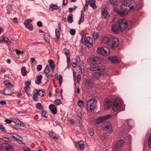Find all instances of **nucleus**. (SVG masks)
Listing matches in <instances>:
<instances>
[{
	"instance_id": "obj_1",
	"label": "nucleus",
	"mask_w": 151,
	"mask_h": 151,
	"mask_svg": "<svg viewBox=\"0 0 151 151\" xmlns=\"http://www.w3.org/2000/svg\"><path fill=\"white\" fill-rule=\"evenodd\" d=\"M111 30L115 34H118L120 31L125 29L128 27L127 21L125 19H119L117 23L112 25Z\"/></svg>"
},
{
	"instance_id": "obj_2",
	"label": "nucleus",
	"mask_w": 151,
	"mask_h": 151,
	"mask_svg": "<svg viewBox=\"0 0 151 151\" xmlns=\"http://www.w3.org/2000/svg\"><path fill=\"white\" fill-rule=\"evenodd\" d=\"M97 101L94 99H89L87 102L86 106L87 110L91 112H92L96 107Z\"/></svg>"
},
{
	"instance_id": "obj_3",
	"label": "nucleus",
	"mask_w": 151,
	"mask_h": 151,
	"mask_svg": "<svg viewBox=\"0 0 151 151\" xmlns=\"http://www.w3.org/2000/svg\"><path fill=\"white\" fill-rule=\"evenodd\" d=\"M103 128L104 131L107 133L109 134L112 133L113 132L112 126L109 122H105V124L103 126Z\"/></svg>"
},
{
	"instance_id": "obj_4",
	"label": "nucleus",
	"mask_w": 151,
	"mask_h": 151,
	"mask_svg": "<svg viewBox=\"0 0 151 151\" xmlns=\"http://www.w3.org/2000/svg\"><path fill=\"white\" fill-rule=\"evenodd\" d=\"M110 42L109 46L113 50L115 49L118 46L119 41L118 39L115 37L113 36Z\"/></svg>"
},
{
	"instance_id": "obj_5",
	"label": "nucleus",
	"mask_w": 151,
	"mask_h": 151,
	"mask_svg": "<svg viewBox=\"0 0 151 151\" xmlns=\"http://www.w3.org/2000/svg\"><path fill=\"white\" fill-rule=\"evenodd\" d=\"M13 150L14 148L12 145L8 143H5L2 145L0 151H13Z\"/></svg>"
},
{
	"instance_id": "obj_6",
	"label": "nucleus",
	"mask_w": 151,
	"mask_h": 151,
	"mask_svg": "<svg viewBox=\"0 0 151 151\" xmlns=\"http://www.w3.org/2000/svg\"><path fill=\"white\" fill-rule=\"evenodd\" d=\"M97 52L100 54L105 56L108 55L110 53L109 49L106 47H103L98 48Z\"/></svg>"
},
{
	"instance_id": "obj_7",
	"label": "nucleus",
	"mask_w": 151,
	"mask_h": 151,
	"mask_svg": "<svg viewBox=\"0 0 151 151\" xmlns=\"http://www.w3.org/2000/svg\"><path fill=\"white\" fill-rule=\"evenodd\" d=\"M121 106V103L119 100L115 99L113 104L112 107L113 110L114 111H117Z\"/></svg>"
},
{
	"instance_id": "obj_8",
	"label": "nucleus",
	"mask_w": 151,
	"mask_h": 151,
	"mask_svg": "<svg viewBox=\"0 0 151 151\" xmlns=\"http://www.w3.org/2000/svg\"><path fill=\"white\" fill-rule=\"evenodd\" d=\"M112 37H113L112 36L110 35H108L102 38V41L103 43L109 46Z\"/></svg>"
},
{
	"instance_id": "obj_9",
	"label": "nucleus",
	"mask_w": 151,
	"mask_h": 151,
	"mask_svg": "<svg viewBox=\"0 0 151 151\" xmlns=\"http://www.w3.org/2000/svg\"><path fill=\"white\" fill-rule=\"evenodd\" d=\"M91 63L93 65H98L100 63L101 58L97 56H95L91 59Z\"/></svg>"
},
{
	"instance_id": "obj_10",
	"label": "nucleus",
	"mask_w": 151,
	"mask_h": 151,
	"mask_svg": "<svg viewBox=\"0 0 151 151\" xmlns=\"http://www.w3.org/2000/svg\"><path fill=\"white\" fill-rule=\"evenodd\" d=\"M130 3H129V1L127 2L125 1L124 2V3L122 4L120 6V8L122 10L127 12L129 11V4Z\"/></svg>"
},
{
	"instance_id": "obj_11",
	"label": "nucleus",
	"mask_w": 151,
	"mask_h": 151,
	"mask_svg": "<svg viewBox=\"0 0 151 151\" xmlns=\"http://www.w3.org/2000/svg\"><path fill=\"white\" fill-rule=\"evenodd\" d=\"M92 84V83L90 80L85 79L84 88H85L86 91H89Z\"/></svg>"
},
{
	"instance_id": "obj_12",
	"label": "nucleus",
	"mask_w": 151,
	"mask_h": 151,
	"mask_svg": "<svg viewBox=\"0 0 151 151\" xmlns=\"http://www.w3.org/2000/svg\"><path fill=\"white\" fill-rule=\"evenodd\" d=\"M111 117V115H108L100 117L96 120V122L97 124H99L104 121Z\"/></svg>"
},
{
	"instance_id": "obj_13",
	"label": "nucleus",
	"mask_w": 151,
	"mask_h": 151,
	"mask_svg": "<svg viewBox=\"0 0 151 151\" xmlns=\"http://www.w3.org/2000/svg\"><path fill=\"white\" fill-rule=\"evenodd\" d=\"M124 141L122 139L118 141L116 143V145L114 147V150H116L122 146L124 143Z\"/></svg>"
},
{
	"instance_id": "obj_14",
	"label": "nucleus",
	"mask_w": 151,
	"mask_h": 151,
	"mask_svg": "<svg viewBox=\"0 0 151 151\" xmlns=\"http://www.w3.org/2000/svg\"><path fill=\"white\" fill-rule=\"evenodd\" d=\"M129 11H132L136 9L137 7V4L133 1L129 0Z\"/></svg>"
},
{
	"instance_id": "obj_15",
	"label": "nucleus",
	"mask_w": 151,
	"mask_h": 151,
	"mask_svg": "<svg viewBox=\"0 0 151 151\" xmlns=\"http://www.w3.org/2000/svg\"><path fill=\"white\" fill-rule=\"evenodd\" d=\"M105 69L104 67L101 66L91 68L90 69V70L92 71H98L100 72H103L105 70Z\"/></svg>"
},
{
	"instance_id": "obj_16",
	"label": "nucleus",
	"mask_w": 151,
	"mask_h": 151,
	"mask_svg": "<svg viewBox=\"0 0 151 151\" xmlns=\"http://www.w3.org/2000/svg\"><path fill=\"white\" fill-rule=\"evenodd\" d=\"M108 59L114 63H117L119 61L117 57L116 56H110L108 57Z\"/></svg>"
},
{
	"instance_id": "obj_17",
	"label": "nucleus",
	"mask_w": 151,
	"mask_h": 151,
	"mask_svg": "<svg viewBox=\"0 0 151 151\" xmlns=\"http://www.w3.org/2000/svg\"><path fill=\"white\" fill-rule=\"evenodd\" d=\"M49 109L51 113L54 115L56 114L57 113V108L53 104H50L49 106Z\"/></svg>"
},
{
	"instance_id": "obj_18",
	"label": "nucleus",
	"mask_w": 151,
	"mask_h": 151,
	"mask_svg": "<svg viewBox=\"0 0 151 151\" xmlns=\"http://www.w3.org/2000/svg\"><path fill=\"white\" fill-rule=\"evenodd\" d=\"M111 106V102L109 99L105 100L104 104V107L105 109H109Z\"/></svg>"
},
{
	"instance_id": "obj_19",
	"label": "nucleus",
	"mask_w": 151,
	"mask_h": 151,
	"mask_svg": "<svg viewBox=\"0 0 151 151\" xmlns=\"http://www.w3.org/2000/svg\"><path fill=\"white\" fill-rule=\"evenodd\" d=\"M90 40H91V37L89 36H88L87 37L84 35H83L82 37L81 41L82 44H85L88 41H90Z\"/></svg>"
},
{
	"instance_id": "obj_20",
	"label": "nucleus",
	"mask_w": 151,
	"mask_h": 151,
	"mask_svg": "<svg viewBox=\"0 0 151 151\" xmlns=\"http://www.w3.org/2000/svg\"><path fill=\"white\" fill-rule=\"evenodd\" d=\"M102 17L106 19H108L110 16L107 11L105 9H104L102 11Z\"/></svg>"
},
{
	"instance_id": "obj_21",
	"label": "nucleus",
	"mask_w": 151,
	"mask_h": 151,
	"mask_svg": "<svg viewBox=\"0 0 151 151\" xmlns=\"http://www.w3.org/2000/svg\"><path fill=\"white\" fill-rule=\"evenodd\" d=\"M13 92L11 89L6 88L4 89V93L6 95H11L13 93Z\"/></svg>"
},
{
	"instance_id": "obj_22",
	"label": "nucleus",
	"mask_w": 151,
	"mask_h": 151,
	"mask_svg": "<svg viewBox=\"0 0 151 151\" xmlns=\"http://www.w3.org/2000/svg\"><path fill=\"white\" fill-rule=\"evenodd\" d=\"M110 4L113 7H116L118 6V2L117 0H109Z\"/></svg>"
},
{
	"instance_id": "obj_23",
	"label": "nucleus",
	"mask_w": 151,
	"mask_h": 151,
	"mask_svg": "<svg viewBox=\"0 0 151 151\" xmlns=\"http://www.w3.org/2000/svg\"><path fill=\"white\" fill-rule=\"evenodd\" d=\"M42 76L41 75H39L37 76V79L35 81L37 85L40 84L41 83V80L42 78Z\"/></svg>"
},
{
	"instance_id": "obj_24",
	"label": "nucleus",
	"mask_w": 151,
	"mask_h": 151,
	"mask_svg": "<svg viewBox=\"0 0 151 151\" xmlns=\"http://www.w3.org/2000/svg\"><path fill=\"white\" fill-rule=\"evenodd\" d=\"M49 135L50 137H51L52 138L54 139H57L59 137L58 136V135L55 134L53 132V131H51L50 133H49Z\"/></svg>"
},
{
	"instance_id": "obj_25",
	"label": "nucleus",
	"mask_w": 151,
	"mask_h": 151,
	"mask_svg": "<svg viewBox=\"0 0 151 151\" xmlns=\"http://www.w3.org/2000/svg\"><path fill=\"white\" fill-rule=\"evenodd\" d=\"M78 148L81 150H84V142L82 141H80L79 142L78 144Z\"/></svg>"
},
{
	"instance_id": "obj_26",
	"label": "nucleus",
	"mask_w": 151,
	"mask_h": 151,
	"mask_svg": "<svg viewBox=\"0 0 151 151\" xmlns=\"http://www.w3.org/2000/svg\"><path fill=\"white\" fill-rule=\"evenodd\" d=\"M35 91H36L38 95L41 96H43L44 95L45 91L43 89L41 90H39V91H38L37 89H35L34 90V92H35Z\"/></svg>"
},
{
	"instance_id": "obj_27",
	"label": "nucleus",
	"mask_w": 151,
	"mask_h": 151,
	"mask_svg": "<svg viewBox=\"0 0 151 151\" xmlns=\"http://www.w3.org/2000/svg\"><path fill=\"white\" fill-rule=\"evenodd\" d=\"M48 63H49L50 68L51 69H54L55 68V65L54 64V63L53 61L51 59L49 60L48 61Z\"/></svg>"
},
{
	"instance_id": "obj_28",
	"label": "nucleus",
	"mask_w": 151,
	"mask_h": 151,
	"mask_svg": "<svg viewBox=\"0 0 151 151\" xmlns=\"http://www.w3.org/2000/svg\"><path fill=\"white\" fill-rule=\"evenodd\" d=\"M59 8V7L57 5L53 4L50 6V10L51 11H52L54 10H57Z\"/></svg>"
},
{
	"instance_id": "obj_29",
	"label": "nucleus",
	"mask_w": 151,
	"mask_h": 151,
	"mask_svg": "<svg viewBox=\"0 0 151 151\" xmlns=\"http://www.w3.org/2000/svg\"><path fill=\"white\" fill-rule=\"evenodd\" d=\"M21 71L22 74L23 76H25L27 74V72L25 67H23L22 68Z\"/></svg>"
},
{
	"instance_id": "obj_30",
	"label": "nucleus",
	"mask_w": 151,
	"mask_h": 151,
	"mask_svg": "<svg viewBox=\"0 0 151 151\" xmlns=\"http://www.w3.org/2000/svg\"><path fill=\"white\" fill-rule=\"evenodd\" d=\"M44 37L45 40L47 42L50 41V36L49 35L48 33H45L44 34Z\"/></svg>"
},
{
	"instance_id": "obj_31",
	"label": "nucleus",
	"mask_w": 151,
	"mask_h": 151,
	"mask_svg": "<svg viewBox=\"0 0 151 151\" xmlns=\"http://www.w3.org/2000/svg\"><path fill=\"white\" fill-rule=\"evenodd\" d=\"M85 44L88 47L89 49H91L93 47V43L92 42H90V41H88Z\"/></svg>"
},
{
	"instance_id": "obj_32",
	"label": "nucleus",
	"mask_w": 151,
	"mask_h": 151,
	"mask_svg": "<svg viewBox=\"0 0 151 151\" xmlns=\"http://www.w3.org/2000/svg\"><path fill=\"white\" fill-rule=\"evenodd\" d=\"M50 69L49 66L48 65L46 66L45 69L43 72L47 74H48L50 71Z\"/></svg>"
},
{
	"instance_id": "obj_33",
	"label": "nucleus",
	"mask_w": 151,
	"mask_h": 151,
	"mask_svg": "<svg viewBox=\"0 0 151 151\" xmlns=\"http://www.w3.org/2000/svg\"><path fill=\"white\" fill-rule=\"evenodd\" d=\"M32 21V20L30 19H27L24 22V24L25 27H27V26L29 24V23L31 22Z\"/></svg>"
},
{
	"instance_id": "obj_34",
	"label": "nucleus",
	"mask_w": 151,
	"mask_h": 151,
	"mask_svg": "<svg viewBox=\"0 0 151 151\" xmlns=\"http://www.w3.org/2000/svg\"><path fill=\"white\" fill-rule=\"evenodd\" d=\"M36 106L37 109L42 110L43 109L42 106V105L40 103H37L36 104Z\"/></svg>"
},
{
	"instance_id": "obj_35",
	"label": "nucleus",
	"mask_w": 151,
	"mask_h": 151,
	"mask_svg": "<svg viewBox=\"0 0 151 151\" xmlns=\"http://www.w3.org/2000/svg\"><path fill=\"white\" fill-rule=\"evenodd\" d=\"M77 104L80 107L83 108L84 107L83 103L81 100H79Z\"/></svg>"
},
{
	"instance_id": "obj_36",
	"label": "nucleus",
	"mask_w": 151,
	"mask_h": 151,
	"mask_svg": "<svg viewBox=\"0 0 151 151\" xmlns=\"http://www.w3.org/2000/svg\"><path fill=\"white\" fill-rule=\"evenodd\" d=\"M23 140L21 136L18 135V137H17V142L20 144H22V141Z\"/></svg>"
},
{
	"instance_id": "obj_37",
	"label": "nucleus",
	"mask_w": 151,
	"mask_h": 151,
	"mask_svg": "<svg viewBox=\"0 0 151 151\" xmlns=\"http://www.w3.org/2000/svg\"><path fill=\"white\" fill-rule=\"evenodd\" d=\"M12 136L10 137L11 138H12L17 141V137H18V135L15 133H12Z\"/></svg>"
},
{
	"instance_id": "obj_38",
	"label": "nucleus",
	"mask_w": 151,
	"mask_h": 151,
	"mask_svg": "<svg viewBox=\"0 0 151 151\" xmlns=\"http://www.w3.org/2000/svg\"><path fill=\"white\" fill-rule=\"evenodd\" d=\"M64 54L65 55L67 58L70 57V52L69 50H65L64 52Z\"/></svg>"
},
{
	"instance_id": "obj_39",
	"label": "nucleus",
	"mask_w": 151,
	"mask_h": 151,
	"mask_svg": "<svg viewBox=\"0 0 151 151\" xmlns=\"http://www.w3.org/2000/svg\"><path fill=\"white\" fill-rule=\"evenodd\" d=\"M54 103L57 105L58 106L61 103V100L60 99H56L54 102Z\"/></svg>"
},
{
	"instance_id": "obj_40",
	"label": "nucleus",
	"mask_w": 151,
	"mask_h": 151,
	"mask_svg": "<svg viewBox=\"0 0 151 151\" xmlns=\"http://www.w3.org/2000/svg\"><path fill=\"white\" fill-rule=\"evenodd\" d=\"M42 116L45 117L47 118L48 117V114L47 113V111H42Z\"/></svg>"
},
{
	"instance_id": "obj_41",
	"label": "nucleus",
	"mask_w": 151,
	"mask_h": 151,
	"mask_svg": "<svg viewBox=\"0 0 151 151\" xmlns=\"http://www.w3.org/2000/svg\"><path fill=\"white\" fill-rule=\"evenodd\" d=\"M55 35L57 39H58L59 38L60 35L59 31L57 29L55 30Z\"/></svg>"
},
{
	"instance_id": "obj_42",
	"label": "nucleus",
	"mask_w": 151,
	"mask_h": 151,
	"mask_svg": "<svg viewBox=\"0 0 151 151\" xmlns=\"http://www.w3.org/2000/svg\"><path fill=\"white\" fill-rule=\"evenodd\" d=\"M68 22L69 23H71L73 21V18L71 16H69L67 18Z\"/></svg>"
},
{
	"instance_id": "obj_43",
	"label": "nucleus",
	"mask_w": 151,
	"mask_h": 151,
	"mask_svg": "<svg viewBox=\"0 0 151 151\" xmlns=\"http://www.w3.org/2000/svg\"><path fill=\"white\" fill-rule=\"evenodd\" d=\"M37 92L36 93H35L32 97V98L34 99V101H36L37 100V98H38V96H37Z\"/></svg>"
},
{
	"instance_id": "obj_44",
	"label": "nucleus",
	"mask_w": 151,
	"mask_h": 151,
	"mask_svg": "<svg viewBox=\"0 0 151 151\" xmlns=\"http://www.w3.org/2000/svg\"><path fill=\"white\" fill-rule=\"evenodd\" d=\"M99 34L97 32L94 33L93 34V37L95 39H97L99 37Z\"/></svg>"
},
{
	"instance_id": "obj_45",
	"label": "nucleus",
	"mask_w": 151,
	"mask_h": 151,
	"mask_svg": "<svg viewBox=\"0 0 151 151\" xmlns=\"http://www.w3.org/2000/svg\"><path fill=\"white\" fill-rule=\"evenodd\" d=\"M89 134L91 136H93L94 135V131L92 129L90 128L88 130Z\"/></svg>"
},
{
	"instance_id": "obj_46",
	"label": "nucleus",
	"mask_w": 151,
	"mask_h": 151,
	"mask_svg": "<svg viewBox=\"0 0 151 151\" xmlns=\"http://www.w3.org/2000/svg\"><path fill=\"white\" fill-rule=\"evenodd\" d=\"M63 77L61 75H59V84L60 85L61 84L63 81Z\"/></svg>"
},
{
	"instance_id": "obj_47",
	"label": "nucleus",
	"mask_w": 151,
	"mask_h": 151,
	"mask_svg": "<svg viewBox=\"0 0 151 151\" xmlns=\"http://www.w3.org/2000/svg\"><path fill=\"white\" fill-rule=\"evenodd\" d=\"M77 6H75L73 8H69V12L70 13H71L73 10H75L77 8Z\"/></svg>"
},
{
	"instance_id": "obj_48",
	"label": "nucleus",
	"mask_w": 151,
	"mask_h": 151,
	"mask_svg": "<svg viewBox=\"0 0 151 151\" xmlns=\"http://www.w3.org/2000/svg\"><path fill=\"white\" fill-rule=\"evenodd\" d=\"M0 129L3 132H5L6 131L5 128L2 124H0Z\"/></svg>"
},
{
	"instance_id": "obj_49",
	"label": "nucleus",
	"mask_w": 151,
	"mask_h": 151,
	"mask_svg": "<svg viewBox=\"0 0 151 151\" xmlns=\"http://www.w3.org/2000/svg\"><path fill=\"white\" fill-rule=\"evenodd\" d=\"M70 33L72 35H74L76 33V31L74 29H71L70 30Z\"/></svg>"
},
{
	"instance_id": "obj_50",
	"label": "nucleus",
	"mask_w": 151,
	"mask_h": 151,
	"mask_svg": "<svg viewBox=\"0 0 151 151\" xmlns=\"http://www.w3.org/2000/svg\"><path fill=\"white\" fill-rule=\"evenodd\" d=\"M90 5L93 9H96L97 8V6L96 5L95 2L90 4Z\"/></svg>"
},
{
	"instance_id": "obj_51",
	"label": "nucleus",
	"mask_w": 151,
	"mask_h": 151,
	"mask_svg": "<svg viewBox=\"0 0 151 151\" xmlns=\"http://www.w3.org/2000/svg\"><path fill=\"white\" fill-rule=\"evenodd\" d=\"M84 21V17H81V18L79 20L78 22V24H80L81 23L83 22Z\"/></svg>"
},
{
	"instance_id": "obj_52",
	"label": "nucleus",
	"mask_w": 151,
	"mask_h": 151,
	"mask_svg": "<svg viewBox=\"0 0 151 151\" xmlns=\"http://www.w3.org/2000/svg\"><path fill=\"white\" fill-rule=\"evenodd\" d=\"M26 27L30 30H32L33 29V26L32 24H29V25Z\"/></svg>"
},
{
	"instance_id": "obj_53",
	"label": "nucleus",
	"mask_w": 151,
	"mask_h": 151,
	"mask_svg": "<svg viewBox=\"0 0 151 151\" xmlns=\"http://www.w3.org/2000/svg\"><path fill=\"white\" fill-rule=\"evenodd\" d=\"M42 68V66L41 65H38L37 66V71H40Z\"/></svg>"
},
{
	"instance_id": "obj_54",
	"label": "nucleus",
	"mask_w": 151,
	"mask_h": 151,
	"mask_svg": "<svg viewBox=\"0 0 151 151\" xmlns=\"http://www.w3.org/2000/svg\"><path fill=\"white\" fill-rule=\"evenodd\" d=\"M2 139L6 142H9L10 141V139L7 137H3L2 138Z\"/></svg>"
},
{
	"instance_id": "obj_55",
	"label": "nucleus",
	"mask_w": 151,
	"mask_h": 151,
	"mask_svg": "<svg viewBox=\"0 0 151 151\" xmlns=\"http://www.w3.org/2000/svg\"><path fill=\"white\" fill-rule=\"evenodd\" d=\"M86 3L85 5L84 8V11H85L87 9L88 7V4L87 3V1L86 0Z\"/></svg>"
},
{
	"instance_id": "obj_56",
	"label": "nucleus",
	"mask_w": 151,
	"mask_h": 151,
	"mask_svg": "<svg viewBox=\"0 0 151 151\" xmlns=\"http://www.w3.org/2000/svg\"><path fill=\"white\" fill-rule=\"evenodd\" d=\"M81 75L79 74H78V75H77V82L79 83L80 82V80L81 79Z\"/></svg>"
},
{
	"instance_id": "obj_57",
	"label": "nucleus",
	"mask_w": 151,
	"mask_h": 151,
	"mask_svg": "<svg viewBox=\"0 0 151 151\" xmlns=\"http://www.w3.org/2000/svg\"><path fill=\"white\" fill-rule=\"evenodd\" d=\"M148 145L149 147L151 149V136L150 137L148 141Z\"/></svg>"
},
{
	"instance_id": "obj_58",
	"label": "nucleus",
	"mask_w": 151,
	"mask_h": 151,
	"mask_svg": "<svg viewBox=\"0 0 151 151\" xmlns=\"http://www.w3.org/2000/svg\"><path fill=\"white\" fill-rule=\"evenodd\" d=\"M23 149L25 151H32L30 149L27 147H23Z\"/></svg>"
},
{
	"instance_id": "obj_59",
	"label": "nucleus",
	"mask_w": 151,
	"mask_h": 151,
	"mask_svg": "<svg viewBox=\"0 0 151 151\" xmlns=\"http://www.w3.org/2000/svg\"><path fill=\"white\" fill-rule=\"evenodd\" d=\"M5 122L7 124H10L12 123V120L8 119H6L5 120Z\"/></svg>"
},
{
	"instance_id": "obj_60",
	"label": "nucleus",
	"mask_w": 151,
	"mask_h": 151,
	"mask_svg": "<svg viewBox=\"0 0 151 151\" xmlns=\"http://www.w3.org/2000/svg\"><path fill=\"white\" fill-rule=\"evenodd\" d=\"M30 88V87L29 86H26V87L24 88L25 91L26 92H27V91H28V90H29Z\"/></svg>"
},
{
	"instance_id": "obj_61",
	"label": "nucleus",
	"mask_w": 151,
	"mask_h": 151,
	"mask_svg": "<svg viewBox=\"0 0 151 151\" xmlns=\"http://www.w3.org/2000/svg\"><path fill=\"white\" fill-rule=\"evenodd\" d=\"M19 122L20 123V124L21 125H22V126H24V123H23L22 122H20V121H19V120H17L16 121V122H15V123L16 124H18L19 123Z\"/></svg>"
},
{
	"instance_id": "obj_62",
	"label": "nucleus",
	"mask_w": 151,
	"mask_h": 151,
	"mask_svg": "<svg viewBox=\"0 0 151 151\" xmlns=\"http://www.w3.org/2000/svg\"><path fill=\"white\" fill-rule=\"evenodd\" d=\"M68 2L67 0H63V4L64 6H66Z\"/></svg>"
},
{
	"instance_id": "obj_63",
	"label": "nucleus",
	"mask_w": 151,
	"mask_h": 151,
	"mask_svg": "<svg viewBox=\"0 0 151 151\" xmlns=\"http://www.w3.org/2000/svg\"><path fill=\"white\" fill-rule=\"evenodd\" d=\"M67 63L68 65L70 64V57H68L67 58Z\"/></svg>"
},
{
	"instance_id": "obj_64",
	"label": "nucleus",
	"mask_w": 151,
	"mask_h": 151,
	"mask_svg": "<svg viewBox=\"0 0 151 151\" xmlns=\"http://www.w3.org/2000/svg\"><path fill=\"white\" fill-rule=\"evenodd\" d=\"M37 25L39 27H41L42 26V23L40 21H39L37 23Z\"/></svg>"
}]
</instances>
